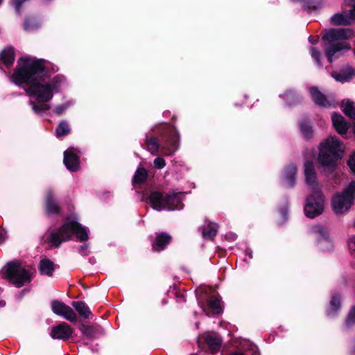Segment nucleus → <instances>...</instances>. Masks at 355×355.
Wrapping results in <instances>:
<instances>
[{
	"instance_id": "13",
	"label": "nucleus",
	"mask_w": 355,
	"mask_h": 355,
	"mask_svg": "<svg viewBox=\"0 0 355 355\" xmlns=\"http://www.w3.org/2000/svg\"><path fill=\"white\" fill-rule=\"evenodd\" d=\"M165 137V146L164 147L167 151L168 155H173L179 148L180 136L173 127H168L167 135Z\"/></svg>"
},
{
	"instance_id": "48",
	"label": "nucleus",
	"mask_w": 355,
	"mask_h": 355,
	"mask_svg": "<svg viewBox=\"0 0 355 355\" xmlns=\"http://www.w3.org/2000/svg\"><path fill=\"white\" fill-rule=\"evenodd\" d=\"M352 1H354V3L353 5V10H352V14L355 17V0H352Z\"/></svg>"
},
{
	"instance_id": "34",
	"label": "nucleus",
	"mask_w": 355,
	"mask_h": 355,
	"mask_svg": "<svg viewBox=\"0 0 355 355\" xmlns=\"http://www.w3.org/2000/svg\"><path fill=\"white\" fill-rule=\"evenodd\" d=\"M230 355H259L254 347L245 348L238 349L232 352Z\"/></svg>"
},
{
	"instance_id": "22",
	"label": "nucleus",
	"mask_w": 355,
	"mask_h": 355,
	"mask_svg": "<svg viewBox=\"0 0 355 355\" xmlns=\"http://www.w3.org/2000/svg\"><path fill=\"white\" fill-rule=\"evenodd\" d=\"M171 237L165 233L157 236L155 242L153 243V249L155 251H160L164 249L166 245L171 241Z\"/></svg>"
},
{
	"instance_id": "39",
	"label": "nucleus",
	"mask_w": 355,
	"mask_h": 355,
	"mask_svg": "<svg viewBox=\"0 0 355 355\" xmlns=\"http://www.w3.org/2000/svg\"><path fill=\"white\" fill-rule=\"evenodd\" d=\"M281 97L290 105L293 103L295 98V94L292 91H288L283 95H281Z\"/></svg>"
},
{
	"instance_id": "37",
	"label": "nucleus",
	"mask_w": 355,
	"mask_h": 355,
	"mask_svg": "<svg viewBox=\"0 0 355 355\" xmlns=\"http://www.w3.org/2000/svg\"><path fill=\"white\" fill-rule=\"evenodd\" d=\"M80 330L83 334L87 337L92 338L94 335V329L92 326L82 325L80 327Z\"/></svg>"
},
{
	"instance_id": "17",
	"label": "nucleus",
	"mask_w": 355,
	"mask_h": 355,
	"mask_svg": "<svg viewBox=\"0 0 355 355\" xmlns=\"http://www.w3.org/2000/svg\"><path fill=\"white\" fill-rule=\"evenodd\" d=\"M331 121L334 128L339 135H343L347 133L349 125L341 114L334 113L331 116Z\"/></svg>"
},
{
	"instance_id": "23",
	"label": "nucleus",
	"mask_w": 355,
	"mask_h": 355,
	"mask_svg": "<svg viewBox=\"0 0 355 355\" xmlns=\"http://www.w3.org/2000/svg\"><path fill=\"white\" fill-rule=\"evenodd\" d=\"M71 305L78 313L79 315L83 318H89L92 314L89 306L84 302L74 301L72 302Z\"/></svg>"
},
{
	"instance_id": "25",
	"label": "nucleus",
	"mask_w": 355,
	"mask_h": 355,
	"mask_svg": "<svg viewBox=\"0 0 355 355\" xmlns=\"http://www.w3.org/2000/svg\"><path fill=\"white\" fill-rule=\"evenodd\" d=\"M0 58L6 66L10 67L12 65L15 60L13 49L9 47L3 50L0 54Z\"/></svg>"
},
{
	"instance_id": "35",
	"label": "nucleus",
	"mask_w": 355,
	"mask_h": 355,
	"mask_svg": "<svg viewBox=\"0 0 355 355\" xmlns=\"http://www.w3.org/2000/svg\"><path fill=\"white\" fill-rule=\"evenodd\" d=\"M300 126L304 136L306 137H309L312 133V126L310 125V123L306 122H301Z\"/></svg>"
},
{
	"instance_id": "28",
	"label": "nucleus",
	"mask_w": 355,
	"mask_h": 355,
	"mask_svg": "<svg viewBox=\"0 0 355 355\" xmlns=\"http://www.w3.org/2000/svg\"><path fill=\"white\" fill-rule=\"evenodd\" d=\"M340 307V300L338 295H333L330 301L329 306L327 309V315L333 316L336 313Z\"/></svg>"
},
{
	"instance_id": "49",
	"label": "nucleus",
	"mask_w": 355,
	"mask_h": 355,
	"mask_svg": "<svg viewBox=\"0 0 355 355\" xmlns=\"http://www.w3.org/2000/svg\"><path fill=\"white\" fill-rule=\"evenodd\" d=\"M321 6H322V3H319V4H318V5H317V6H313V9H318V8H321Z\"/></svg>"
},
{
	"instance_id": "51",
	"label": "nucleus",
	"mask_w": 355,
	"mask_h": 355,
	"mask_svg": "<svg viewBox=\"0 0 355 355\" xmlns=\"http://www.w3.org/2000/svg\"><path fill=\"white\" fill-rule=\"evenodd\" d=\"M249 257H250V258H252V252H251L249 253Z\"/></svg>"
},
{
	"instance_id": "9",
	"label": "nucleus",
	"mask_w": 355,
	"mask_h": 355,
	"mask_svg": "<svg viewBox=\"0 0 355 355\" xmlns=\"http://www.w3.org/2000/svg\"><path fill=\"white\" fill-rule=\"evenodd\" d=\"M311 233L317 239L319 248L325 251L332 248V242L328 230L320 225H317L311 228Z\"/></svg>"
},
{
	"instance_id": "46",
	"label": "nucleus",
	"mask_w": 355,
	"mask_h": 355,
	"mask_svg": "<svg viewBox=\"0 0 355 355\" xmlns=\"http://www.w3.org/2000/svg\"><path fill=\"white\" fill-rule=\"evenodd\" d=\"M6 239V233L5 230L2 228H0V244L3 243Z\"/></svg>"
},
{
	"instance_id": "4",
	"label": "nucleus",
	"mask_w": 355,
	"mask_h": 355,
	"mask_svg": "<svg viewBox=\"0 0 355 355\" xmlns=\"http://www.w3.org/2000/svg\"><path fill=\"white\" fill-rule=\"evenodd\" d=\"M76 234L80 241L89 239L88 230L74 220H67L59 229L51 232L48 241L52 246L58 247L62 243L68 241Z\"/></svg>"
},
{
	"instance_id": "36",
	"label": "nucleus",
	"mask_w": 355,
	"mask_h": 355,
	"mask_svg": "<svg viewBox=\"0 0 355 355\" xmlns=\"http://www.w3.org/2000/svg\"><path fill=\"white\" fill-rule=\"evenodd\" d=\"M355 323V306H352L346 318V326L351 327Z\"/></svg>"
},
{
	"instance_id": "40",
	"label": "nucleus",
	"mask_w": 355,
	"mask_h": 355,
	"mask_svg": "<svg viewBox=\"0 0 355 355\" xmlns=\"http://www.w3.org/2000/svg\"><path fill=\"white\" fill-rule=\"evenodd\" d=\"M154 165L157 168L161 169L165 166L166 162L162 157H158L155 159Z\"/></svg>"
},
{
	"instance_id": "15",
	"label": "nucleus",
	"mask_w": 355,
	"mask_h": 355,
	"mask_svg": "<svg viewBox=\"0 0 355 355\" xmlns=\"http://www.w3.org/2000/svg\"><path fill=\"white\" fill-rule=\"evenodd\" d=\"M63 162L67 168L71 171L75 172L79 169V158L71 149H68L64 153Z\"/></svg>"
},
{
	"instance_id": "5",
	"label": "nucleus",
	"mask_w": 355,
	"mask_h": 355,
	"mask_svg": "<svg viewBox=\"0 0 355 355\" xmlns=\"http://www.w3.org/2000/svg\"><path fill=\"white\" fill-rule=\"evenodd\" d=\"M182 200L181 193L169 192L164 194L159 191H153L149 196V202L152 208L159 211L163 209H181L183 208Z\"/></svg>"
},
{
	"instance_id": "20",
	"label": "nucleus",
	"mask_w": 355,
	"mask_h": 355,
	"mask_svg": "<svg viewBox=\"0 0 355 355\" xmlns=\"http://www.w3.org/2000/svg\"><path fill=\"white\" fill-rule=\"evenodd\" d=\"M312 100L317 105L327 107L331 106V103L327 99L325 96L322 94L317 88L310 87L309 89Z\"/></svg>"
},
{
	"instance_id": "42",
	"label": "nucleus",
	"mask_w": 355,
	"mask_h": 355,
	"mask_svg": "<svg viewBox=\"0 0 355 355\" xmlns=\"http://www.w3.org/2000/svg\"><path fill=\"white\" fill-rule=\"evenodd\" d=\"M68 106L69 103L58 105L55 107L54 112L60 115L64 112V111L68 107Z\"/></svg>"
},
{
	"instance_id": "41",
	"label": "nucleus",
	"mask_w": 355,
	"mask_h": 355,
	"mask_svg": "<svg viewBox=\"0 0 355 355\" xmlns=\"http://www.w3.org/2000/svg\"><path fill=\"white\" fill-rule=\"evenodd\" d=\"M347 164L352 171L355 174V153L351 155Z\"/></svg>"
},
{
	"instance_id": "43",
	"label": "nucleus",
	"mask_w": 355,
	"mask_h": 355,
	"mask_svg": "<svg viewBox=\"0 0 355 355\" xmlns=\"http://www.w3.org/2000/svg\"><path fill=\"white\" fill-rule=\"evenodd\" d=\"M27 0H15L14 1V2L12 3V6L15 8V11L17 12H20L21 6L22 5V3H24Z\"/></svg>"
},
{
	"instance_id": "53",
	"label": "nucleus",
	"mask_w": 355,
	"mask_h": 355,
	"mask_svg": "<svg viewBox=\"0 0 355 355\" xmlns=\"http://www.w3.org/2000/svg\"><path fill=\"white\" fill-rule=\"evenodd\" d=\"M354 226H355V221H354Z\"/></svg>"
},
{
	"instance_id": "24",
	"label": "nucleus",
	"mask_w": 355,
	"mask_h": 355,
	"mask_svg": "<svg viewBox=\"0 0 355 355\" xmlns=\"http://www.w3.org/2000/svg\"><path fill=\"white\" fill-rule=\"evenodd\" d=\"M46 211L49 214H57L59 212L60 207L58 203L55 202L53 196V193L49 191L46 194Z\"/></svg>"
},
{
	"instance_id": "32",
	"label": "nucleus",
	"mask_w": 355,
	"mask_h": 355,
	"mask_svg": "<svg viewBox=\"0 0 355 355\" xmlns=\"http://www.w3.org/2000/svg\"><path fill=\"white\" fill-rule=\"evenodd\" d=\"M70 132V128L69 123L66 121H62L57 129H56V135L58 137H62L67 135Z\"/></svg>"
},
{
	"instance_id": "38",
	"label": "nucleus",
	"mask_w": 355,
	"mask_h": 355,
	"mask_svg": "<svg viewBox=\"0 0 355 355\" xmlns=\"http://www.w3.org/2000/svg\"><path fill=\"white\" fill-rule=\"evenodd\" d=\"M310 53L311 58L317 62L319 66H322L320 62L321 53L319 51L316 50V49L312 46L310 49Z\"/></svg>"
},
{
	"instance_id": "29",
	"label": "nucleus",
	"mask_w": 355,
	"mask_h": 355,
	"mask_svg": "<svg viewBox=\"0 0 355 355\" xmlns=\"http://www.w3.org/2000/svg\"><path fill=\"white\" fill-rule=\"evenodd\" d=\"M54 270L53 262L48 259H43L40 261V271L41 274L51 276Z\"/></svg>"
},
{
	"instance_id": "19",
	"label": "nucleus",
	"mask_w": 355,
	"mask_h": 355,
	"mask_svg": "<svg viewBox=\"0 0 355 355\" xmlns=\"http://www.w3.org/2000/svg\"><path fill=\"white\" fill-rule=\"evenodd\" d=\"M205 340L211 353L219 351L222 340L217 334L214 332L209 333L205 336Z\"/></svg>"
},
{
	"instance_id": "52",
	"label": "nucleus",
	"mask_w": 355,
	"mask_h": 355,
	"mask_svg": "<svg viewBox=\"0 0 355 355\" xmlns=\"http://www.w3.org/2000/svg\"><path fill=\"white\" fill-rule=\"evenodd\" d=\"M2 2H3V0H0V5L1 4Z\"/></svg>"
},
{
	"instance_id": "1",
	"label": "nucleus",
	"mask_w": 355,
	"mask_h": 355,
	"mask_svg": "<svg viewBox=\"0 0 355 355\" xmlns=\"http://www.w3.org/2000/svg\"><path fill=\"white\" fill-rule=\"evenodd\" d=\"M45 60L33 57L25 56L17 61V67L10 79L16 85L26 84V94L34 97L38 105L30 101L33 112L42 114L50 109L44 103L50 101L53 95L58 93L65 85L63 76L56 75L52 78L46 76Z\"/></svg>"
},
{
	"instance_id": "7",
	"label": "nucleus",
	"mask_w": 355,
	"mask_h": 355,
	"mask_svg": "<svg viewBox=\"0 0 355 355\" xmlns=\"http://www.w3.org/2000/svg\"><path fill=\"white\" fill-rule=\"evenodd\" d=\"M6 275L10 281L17 287H21L31 281V275L19 262H9L6 266Z\"/></svg>"
},
{
	"instance_id": "11",
	"label": "nucleus",
	"mask_w": 355,
	"mask_h": 355,
	"mask_svg": "<svg viewBox=\"0 0 355 355\" xmlns=\"http://www.w3.org/2000/svg\"><path fill=\"white\" fill-rule=\"evenodd\" d=\"M305 182L311 191H320V185L318 182L317 174L312 162H306L304 165Z\"/></svg>"
},
{
	"instance_id": "47",
	"label": "nucleus",
	"mask_w": 355,
	"mask_h": 355,
	"mask_svg": "<svg viewBox=\"0 0 355 355\" xmlns=\"http://www.w3.org/2000/svg\"><path fill=\"white\" fill-rule=\"evenodd\" d=\"M225 237H226L227 239H229V240H231V241H234V240L236 239V235L235 234H233V233H229V234H226Z\"/></svg>"
},
{
	"instance_id": "21",
	"label": "nucleus",
	"mask_w": 355,
	"mask_h": 355,
	"mask_svg": "<svg viewBox=\"0 0 355 355\" xmlns=\"http://www.w3.org/2000/svg\"><path fill=\"white\" fill-rule=\"evenodd\" d=\"M297 172L295 166H288L284 173L283 184L287 187H293L295 184V176Z\"/></svg>"
},
{
	"instance_id": "30",
	"label": "nucleus",
	"mask_w": 355,
	"mask_h": 355,
	"mask_svg": "<svg viewBox=\"0 0 355 355\" xmlns=\"http://www.w3.org/2000/svg\"><path fill=\"white\" fill-rule=\"evenodd\" d=\"M207 229H204L202 231V236L205 239H213L217 234L218 225L215 223H209Z\"/></svg>"
},
{
	"instance_id": "3",
	"label": "nucleus",
	"mask_w": 355,
	"mask_h": 355,
	"mask_svg": "<svg viewBox=\"0 0 355 355\" xmlns=\"http://www.w3.org/2000/svg\"><path fill=\"white\" fill-rule=\"evenodd\" d=\"M352 35V32L349 28H333L326 31L322 39L326 42L324 50L329 62L340 57L343 51L350 49L349 44L345 40Z\"/></svg>"
},
{
	"instance_id": "33",
	"label": "nucleus",
	"mask_w": 355,
	"mask_h": 355,
	"mask_svg": "<svg viewBox=\"0 0 355 355\" xmlns=\"http://www.w3.org/2000/svg\"><path fill=\"white\" fill-rule=\"evenodd\" d=\"M39 26V23L35 18H28L25 20L24 28L27 31H31Z\"/></svg>"
},
{
	"instance_id": "8",
	"label": "nucleus",
	"mask_w": 355,
	"mask_h": 355,
	"mask_svg": "<svg viewBox=\"0 0 355 355\" xmlns=\"http://www.w3.org/2000/svg\"><path fill=\"white\" fill-rule=\"evenodd\" d=\"M311 194L309 195L304 207L305 215L313 218L320 215L324 209V198L321 191H311Z\"/></svg>"
},
{
	"instance_id": "16",
	"label": "nucleus",
	"mask_w": 355,
	"mask_h": 355,
	"mask_svg": "<svg viewBox=\"0 0 355 355\" xmlns=\"http://www.w3.org/2000/svg\"><path fill=\"white\" fill-rule=\"evenodd\" d=\"M331 76L336 81L346 83L355 76V69L349 65H346L342 68L340 72L332 73Z\"/></svg>"
},
{
	"instance_id": "12",
	"label": "nucleus",
	"mask_w": 355,
	"mask_h": 355,
	"mask_svg": "<svg viewBox=\"0 0 355 355\" xmlns=\"http://www.w3.org/2000/svg\"><path fill=\"white\" fill-rule=\"evenodd\" d=\"M73 333V329L66 322H61L53 326L51 331V336L53 339L67 340Z\"/></svg>"
},
{
	"instance_id": "2",
	"label": "nucleus",
	"mask_w": 355,
	"mask_h": 355,
	"mask_svg": "<svg viewBox=\"0 0 355 355\" xmlns=\"http://www.w3.org/2000/svg\"><path fill=\"white\" fill-rule=\"evenodd\" d=\"M318 162L324 171L332 172L343 157L345 145L336 136H329L320 144Z\"/></svg>"
},
{
	"instance_id": "45",
	"label": "nucleus",
	"mask_w": 355,
	"mask_h": 355,
	"mask_svg": "<svg viewBox=\"0 0 355 355\" xmlns=\"http://www.w3.org/2000/svg\"><path fill=\"white\" fill-rule=\"evenodd\" d=\"M87 248H88L87 244H84V245H81L79 248L80 253L84 256L87 255Z\"/></svg>"
},
{
	"instance_id": "18",
	"label": "nucleus",
	"mask_w": 355,
	"mask_h": 355,
	"mask_svg": "<svg viewBox=\"0 0 355 355\" xmlns=\"http://www.w3.org/2000/svg\"><path fill=\"white\" fill-rule=\"evenodd\" d=\"M202 310L208 316L220 313L222 312L220 300L212 296L209 300L207 307L203 306Z\"/></svg>"
},
{
	"instance_id": "14",
	"label": "nucleus",
	"mask_w": 355,
	"mask_h": 355,
	"mask_svg": "<svg viewBox=\"0 0 355 355\" xmlns=\"http://www.w3.org/2000/svg\"><path fill=\"white\" fill-rule=\"evenodd\" d=\"M345 1L353 7L354 1L352 0H345ZM352 10L353 8L350 9L349 14L344 12L334 15L331 18V23L334 25H347L351 24L352 21L355 19L352 14Z\"/></svg>"
},
{
	"instance_id": "27",
	"label": "nucleus",
	"mask_w": 355,
	"mask_h": 355,
	"mask_svg": "<svg viewBox=\"0 0 355 355\" xmlns=\"http://www.w3.org/2000/svg\"><path fill=\"white\" fill-rule=\"evenodd\" d=\"M343 110L349 118L354 120V132L355 134V103L347 101L343 103Z\"/></svg>"
},
{
	"instance_id": "26",
	"label": "nucleus",
	"mask_w": 355,
	"mask_h": 355,
	"mask_svg": "<svg viewBox=\"0 0 355 355\" xmlns=\"http://www.w3.org/2000/svg\"><path fill=\"white\" fill-rule=\"evenodd\" d=\"M145 148L152 154L156 155L157 153L159 144L158 139L155 137H148L147 136L146 138V141L144 144Z\"/></svg>"
},
{
	"instance_id": "6",
	"label": "nucleus",
	"mask_w": 355,
	"mask_h": 355,
	"mask_svg": "<svg viewBox=\"0 0 355 355\" xmlns=\"http://www.w3.org/2000/svg\"><path fill=\"white\" fill-rule=\"evenodd\" d=\"M355 195V182H352L342 194L338 193L332 199V207L337 214L347 211L353 203Z\"/></svg>"
},
{
	"instance_id": "50",
	"label": "nucleus",
	"mask_w": 355,
	"mask_h": 355,
	"mask_svg": "<svg viewBox=\"0 0 355 355\" xmlns=\"http://www.w3.org/2000/svg\"><path fill=\"white\" fill-rule=\"evenodd\" d=\"M6 304V302L3 300H0V307L4 306Z\"/></svg>"
},
{
	"instance_id": "10",
	"label": "nucleus",
	"mask_w": 355,
	"mask_h": 355,
	"mask_svg": "<svg viewBox=\"0 0 355 355\" xmlns=\"http://www.w3.org/2000/svg\"><path fill=\"white\" fill-rule=\"evenodd\" d=\"M51 309L55 314L63 317L71 322H74L77 320V315L73 310L62 302L58 300L52 301Z\"/></svg>"
},
{
	"instance_id": "44",
	"label": "nucleus",
	"mask_w": 355,
	"mask_h": 355,
	"mask_svg": "<svg viewBox=\"0 0 355 355\" xmlns=\"http://www.w3.org/2000/svg\"><path fill=\"white\" fill-rule=\"evenodd\" d=\"M349 250L355 254V236L351 237L347 242Z\"/></svg>"
},
{
	"instance_id": "31",
	"label": "nucleus",
	"mask_w": 355,
	"mask_h": 355,
	"mask_svg": "<svg viewBox=\"0 0 355 355\" xmlns=\"http://www.w3.org/2000/svg\"><path fill=\"white\" fill-rule=\"evenodd\" d=\"M147 171L144 168H138L133 178V183H142L147 179Z\"/></svg>"
}]
</instances>
